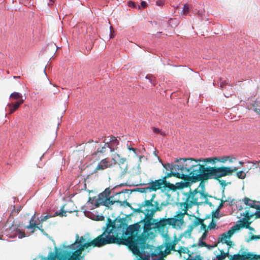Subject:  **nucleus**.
Wrapping results in <instances>:
<instances>
[{
  "label": "nucleus",
  "mask_w": 260,
  "mask_h": 260,
  "mask_svg": "<svg viewBox=\"0 0 260 260\" xmlns=\"http://www.w3.org/2000/svg\"><path fill=\"white\" fill-rule=\"evenodd\" d=\"M150 199L145 200L138 204V207L135 209V212H142L144 214V217L138 222L141 225L143 233L139 237L128 238L125 241V244L129 246L133 252L139 255L138 260H155L153 258L157 256L156 253L147 250L150 248L149 246L146 244V241L151 230L162 228L161 219L158 220L153 218V216L156 211L160 210L161 206H165L167 204L162 203L159 206L157 202L154 201L156 194L152 193Z\"/></svg>",
  "instance_id": "nucleus-1"
},
{
  "label": "nucleus",
  "mask_w": 260,
  "mask_h": 260,
  "mask_svg": "<svg viewBox=\"0 0 260 260\" xmlns=\"http://www.w3.org/2000/svg\"><path fill=\"white\" fill-rule=\"evenodd\" d=\"M110 221L106 226L103 228V234L93 240H91L86 236L84 235L86 241L90 246L101 247L104 245L111 243L120 244L121 239L119 237L120 235L124 234L126 236H130L128 238L139 237V236H134L133 234L136 232V235L138 232H141V225L140 223H136L127 226L124 220L119 219V223L112 222L111 220L108 219Z\"/></svg>",
  "instance_id": "nucleus-2"
},
{
  "label": "nucleus",
  "mask_w": 260,
  "mask_h": 260,
  "mask_svg": "<svg viewBox=\"0 0 260 260\" xmlns=\"http://www.w3.org/2000/svg\"><path fill=\"white\" fill-rule=\"evenodd\" d=\"M188 161L192 162L193 166L189 169L190 172L191 183L207 180L209 179H217L222 177L229 175L232 172L237 170V167H221L215 168L208 166L207 164L214 165L217 162V157L193 159L187 158Z\"/></svg>",
  "instance_id": "nucleus-3"
},
{
  "label": "nucleus",
  "mask_w": 260,
  "mask_h": 260,
  "mask_svg": "<svg viewBox=\"0 0 260 260\" xmlns=\"http://www.w3.org/2000/svg\"><path fill=\"white\" fill-rule=\"evenodd\" d=\"M90 247L88 241H86L85 236H79L76 235L75 241L74 243L63 246L60 251H56L55 253L49 252L45 260H83L82 252L85 249Z\"/></svg>",
  "instance_id": "nucleus-4"
},
{
  "label": "nucleus",
  "mask_w": 260,
  "mask_h": 260,
  "mask_svg": "<svg viewBox=\"0 0 260 260\" xmlns=\"http://www.w3.org/2000/svg\"><path fill=\"white\" fill-rule=\"evenodd\" d=\"M192 162L188 160V158H180L176 159L173 163L165 164L162 163V165L167 171H170L167 173L164 177L166 179L171 176H174L178 178L183 179L187 181L182 183L183 186L186 187L191 183L190 182V172L189 169L193 166L191 165Z\"/></svg>",
  "instance_id": "nucleus-5"
},
{
  "label": "nucleus",
  "mask_w": 260,
  "mask_h": 260,
  "mask_svg": "<svg viewBox=\"0 0 260 260\" xmlns=\"http://www.w3.org/2000/svg\"><path fill=\"white\" fill-rule=\"evenodd\" d=\"M110 190L107 188L103 192L100 193L98 197L89 198L88 203H90L92 205V208H97L100 205L108 207L109 205H113L115 203L119 204L121 206L131 207L129 203L127 201H113V197L110 196Z\"/></svg>",
  "instance_id": "nucleus-6"
},
{
  "label": "nucleus",
  "mask_w": 260,
  "mask_h": 260,
  "mask_svg": "<svg viewBox=\"0 0 260 260\" xmlns=\"http://www.w3.org/2000/svg\"><path fill=\"white\" fill-rule=\"evenodd\" d=\"M147 184L150 192L156 191L161 188V190L165 192L168 196H170V194H169V191L174 190L176 189L174 184L167 181L164 177L154 181L151 180Z\"/></svg>",
  "instance_id": "nucleus-7"
},
{
  "label": "nucleus",
  "mask_w": 260,
  "mask_h": 260,
  "mask_svg": "<svg viewBox=\"0 0 260 260\" xmlns=\"http://www.w3.org/2000/svg\"><path fill=\"white\" fill-rule=\"evenodd\" d=\"M204 192V190L202 191H197L196 189L192 192L190 191L187 195V201L192 205L206 204L212 206V203L208 201L207 194Z\"/></svg>",
  "instance_id": "nucleus-8"
},
{
  "label": "nucleus",
  "mask_w": 260,
  "mask_h": 260,
  "mask_svg": "<svg viewBox=\"0 0 260 260\" xmlns=\"http://www.w3.org/2000/svg\"><path fill=\"white\" fill-rule=\"evenodd\" d=\"M186 214L187 211L185 209L184 212L178 211L173 217L161 219L162 228L168 224L172 225L173 228L176 230H180L184 223V216Z\"/></svg>",
  "instance_id": "nucleus-9"
},
{
  "label": "nucleus",
  "mask_w": 260,
  "mask_h": 260,
  "mask_svg": "<svg viewBox=\"0 0 260 260\" xmlns=\"http://www.w3.org/2000/svg\"><path fill=\"white\" fill-rule=\"evenodd\" d=\"M240 225L235 224L232 226L228 232L221 235L218 241L222 244H226L227 245L231 246L232 245V242L230 240L231 237L233 235L236 231L239 230Z\"/></svg>",
  "instance_id": "nucleus-10"
},
{
  "label": "nucleus",
  "mask_w": 260,
  "mask_h": 260,
  "mask_svg": "<svg viewBox=\"0 0 260 260\" xmlns=\"http://www.w3.org/2000/svg\"><path fill=\"white\" fill-rule=\"evenodd\" d=\"M10 97L14 99L19 100L16 102L15 104H8L7 108L9 109V114H12L18 108L21 104L23 103L24 100L22 99V94L17 92L12 93L10 95Z\"/></svg>",
  "instance_id": "nucleus-11"
},
{
  "label": "nucleus",
  "mask_w": 260,
  "mask_h": 260,
  "mask_svg": "<svg viewBox=\"0 0 260 260\" xmlns=\"http://www.w3.org/2000/svg\"><path fill=\"white\" fill-rule=\"evenodd\" d=\"M178 252L180 253V255H181L182 253H186L187 254V257L186 258V260H202V257L200 255L196 254L193 255V253L191 254L189 253V250L187 247H181L178 250ZM184 258L186 257L184 256Z\"/></svg>",
  "instance_id": "nucleus-12"
},
{
  "label": "nucleus",
  "mask_w": 260,
  "mask_h": 260,
  "mask_svg": "<svg viewBox=\"0 0 260 260\" xmlns=\"http://www.w3.org/2000/svg\"><path fill=\"white\" fill-rule=\"evenodd\" d=\"M176 240H172L168 236H166L165 237V252L166 254H168L170 253L171 250H174L176 245Z\"/></svg>",
  "instance_id": "nucleus-13"
},
{
  "label": "nucleus",
  "mask_w": 260,
  "mask_h": 260,
  "mask_svg": "<svg viewBox=\"0 0 260 260\" xmlns=\"http://www.w3.org/2000/svg\"><path fill=\"white\" fill-rule=\"evenodd\" d=\"M35 216V213L34 214V215L31 218V219H30V220L29 221V225H27L26 226V228L27 229L31 230H32L31 231L32 233H34V231L36 229H37L39 230L42 233H44V231L43 229H42V223L41 224H37L36 221L34 220Z\"/></svg>",
  "instance_id": "nucleus-14"
},
{
  "label": "nucleus",
  "mask_w": 260,
  "mask_h": 260,
  "mask_svg": "<svg viewBox=\"0 0 260 260\" xmlns=\"http://www.w3.org/2000/svg\"><path fill=\"white\" fill-rule=\"evenodd\" d=\"M112 166V163L108 160L107 158H105L100 161L96 167L94 169V172H97L98 170H104L107 168H110Z\"/></svg>",
  "instance_id": "nucleus-15"
},
{
  "label": "nucleus",
  "mask_w": 260,
  "mask_h": 260,
  "mask_svg": "<svg viewBox=\"0 0 260 260\" xmlns=\"http://www.w3.org/2000/svg\"><path fill=\"white\" fill-rule=\"evenodd\" d=\"M107 147L110 149L111 152L114 151L115 147L118 145L119 142L117 138L114 136L111 137L109 141L106 142Z\"/></svg>",
  "instance_id": "nucleus-16"
},
{
  "label": "nucleus",
  "mask_w": 260,
  "mask_h": 260,
  "mask_svg": "<svg viewBox=\"0 0 260 260\" xmlns=\"http://www.w3.org/2000/svg\"><path fill=\"white\" fill-rule=\"evenodd\" d=\"M243 214L245 216V217L242 219V223L239 224H241L240 228L245 227V226L246 225H249L251 222L248 221V220L247 219V218H248L253 215L252 213H249L247 211H245V212L244 213H243Z\"/></svg>",
  "instance_id": "nucleus-17"
},
{
  "label": "nucleus",
  "mask_w": 260,
  "mask_h": 260,
  "mask_svg": "<svg viewBox=\"0 0 260 260\" xmlns=\"http://www.w3.org/2000/svg\"><path fill=\"white\" fill-rule=\"evenodd\" d=\"M107 148V145L105 141L103 142V143H101L99 144V147L97 148L96 150L94 152L95 154H97L98 153H104L106 152Z\"/></svg>",
  "instance_id": "nucleus-18"
},
{
  "label": "nucleus",
  "mask_w": 260,
  "mask_h": 260,
  "mask_svg": "<svg viewBox=\"0 0 260 260\" xmlns=\"http://www.w3.org/2000/svg\"><path fill=\"white\" fill-rule=\"evenodd\" d=\"M243 202L246 205L249 206L250 207L255 208V209L259 208L258 206L256 205L255 201L251 200L248 198H246V197L245 198L243 199Z\"/></svg>",
  "instance_id": "nucleus-19"
},
{
  "label": "nucleus",
  "mask_w": 260,
  "mask_h": 260,
  "mask_svg": "<svg viewBox=\"0 0 260 260\" xmlns=\"http://www.w3.org/2000/svg\"><path fill=\"white\" fill-rule=\"evenodd\" d=\"M229 255V250L224 252L223 250H220V253L217 255L213 258V260H224L225 258Z\"/></svg>",
  "instance_id": "nucleus-20"
},
{
  "label": "nucleus",
  "mask_w": 260,
  "mask_h": 260,
  "mask_svg": "<svg viewBox=\"0 0 260 260\" xmlns=\"http://www.w3.org/2000/svg\"><path fill=\"white\" fill-rule=\"evenodd\" d=\"M251 108L253 109V110L257 114H259L260 112V102L256 100L250 104Z\"/></svg>",
  "instance_id": "nucleus-21"
},
{
  "label": "nucleus",
  "mask_w": 260,
  "mask_h": 260,
  "mask_svg": "<svg viewBox=\"0 0 260 260\" xmlns=\"http://www.w3.org/2000/svg\"><path fill=\"white\" fill-rule=\"evenodd\" d=\"M126 158H120L119 160V164L120 165V168L121 170H122V173L125 174L126 173L127 170V165L125 164Z\"/></svg>",
  "instance_id": "nucleus-22"
},
{
  "label": "nucleus",
  "mask_w": 260,
  "mask_h": 260,
  "mask_svg": "<svg viewBox=\"0 0 260 260\" xmlns=\"http://www.w3.org/2000/svg\"><path fill=\"white\" fill-rule=\"evenodd\" d=\"M57 216H59L60 217L67 216L66 211H64V207H62L59 211H56L53 215H52V217H55Z\"/></svg>",
  "instance_id": "nucleus-23"
},
{
  "label": "nucleus",
  "mask_w": 260,
  "mask_h": 260,
  "mask_svg": "<svg viewBox=\"0 0 260 260\" xmlns=\"http://www.w3.org/2000/svg\"><path fill=\"white\" fill-rule=\"evenodd\" d=\"M144 185L145 186L144 187H138L136 190L141 193H150L147 184H144Z\"/></svg>",
  "instance_id": "nucleus-24"
},
{
  "label": "nucleus",
  "mask_w": 260,
  "mask_h": 260,
  "mask_svg": "<svg viewBox=\"0 0 260 260\" xmlns=\"http://www.w3.org/2000/svg\"><path fill=\"white\" fill-rule=\"evenodd\" d=\"M222 197L221 199H220L221 203L219 205V206L218 207V208H217V209L219 211H220V210L223 208V207L224 206V204L225 202V200H224V198H225V197L224 196V190H222Z\"/></svg>",
  "instance_id": "nucleus-25"
},
{
  "label": "nucleus",
  "mask_w": 260,
  "mask_h": 260,
  "mask_svg": "<svg viewBox=\"0 0 260 260\" xmlns=\"http://www.w3.org/2000/svg\"><path fill=\"white\" fill-rule=\"evenodd\" d=\"M228 257L229 258L230 260H239L242 256L239 254L232 255L229 253Z\"/></svg>",
  "instance_id": "nucleus-26"
},
{
  "label": "nucleus",
  "mask_w": 260,
  "mask_h": 260,
  "mask_svg": "<svg viewBox=\"0 0 260 260\" xmlns=\"http://www.w3.org/2000/svg\"><path fill=\"white\" fill-rule=\"evenodd\" d=\"M217 162L219 161L222 163H225L230 158L229 156H224L221 157H217Z\"/></svg>",
  "instance_id": "nucleus-27"
},
{
  "label": "nucleus",
  "mask_w": 260,
  "mask_h": 260,
  "mask_svg": "<svg viewBox=\"0 0 260 260\" xmlns=\"http://www.w3.org/2000/svg\"><path fill=\"white\" fill-rule=\"evenodd\" d=\"M203 222L202 219L200 218H196L192 221V225L193 226L196 227L198 226L199 224H201Z\"/></svg>",
  "instance_id": "nucleus-28"
},
{
  "label": "nucleus",
  "mask_w": 260,
  "mask_h": 260,
  "mask_svg": "<svg viewBox=\"0 0 260 260\" xmlns=\"http://www.w3.org/2000/svg\"><path fill=\"white\" fill-rule=\"evenodd\" d=\"M153 75L152 74H148L146 76L145 78L148 79L149 82H150L153 86L155 85V81L154 80H152L151 78L153 77Z\"/></svg>",
  "instance_id": "nucleus-29"
},
{
  "label": "nucleus",
  "mask_w": 260,
  "mask_h": 260,
  "mask_svg": "<svg viewBox=\"0 0 260 260\" xmlns=\"http://www.w3.org/2000/svg\"><path fill=\"white\" fill-rule=\"evenodd\" d=\"M189 8L188 6L186 4L184 6L183 9L182 11V14L184 15H186L189 12Z\"/></svg>",
  "instance_id": "nucleus-30"
},
{
  "label": "nucleus",
  "mask_w": 260,
  "mask_h": 260,
  "mask_svg": "<svg viewBox=\"0 0 260 260\" xmlns=\"http://www.w3.org/2000/svg\"><path fill=\"white\" fill-rule=\"evenodd\" d=\"M51 217H52V215H46L45 216H41L40 217L41 219H40V221L41 223H43L44 221H46V220H47L48 219H49V218H50Z\"/></svg>",
  "instance_id": "nucleus-31"
},
{
  "label": "nucleus",
  "mask_w": 260,
  "mask_h": 260,
  "mask_svg": "<svg viewBox=\"0 0 260 260\" xmlns=\"http://www.w3.org/2000/svg\"><path fill=\"white\" fill-rule=\"evenodd\" d=\"M191 235V231L187 230H186L184 233H183L181 235V236H183L185 238H189L190 237Z\"/></svg>",
  "instance_id": "nucleus-32"
},
{
  "label": "nucleus",
  "mask_w": 260,
  "mask_h": 260,
  "mask_svg": "<svg viewBox=\"0 0 260 260\" xmlns=\"http://www.w3.org/2000/svg\"><path fill=\"white\" fill-rule=\"evenodd\" d=\"M237 177L241 179H243L245 178L246 175L243 174V171H241L239 172H238L237 173Z\"/></svg>",
  "instance_id": "nucleus-33"
},
{
  "label": "nucleus",
  "mask_w": 260,
  "mask_h": 260,
  "mask_svg": "<svg viewBox=\"0 0 260 260\" xmlns=\"http://www.w3.org/2000/svg\"><path fill=\"white\" fill-rule=\"evenodd\" d=\"M249 237L248 238H246L245 241L247 243H249L251 241L253 240V237L252 233L251 232L249 233Z\"/></svg>",
  "instance_id": "nucleus-34"
},
{
  "label": "nucleus",
  "mask_w": 260,
  "mask_h": 260,
  "mask_svg": "<svg viewBox=\"0 0 260 260\" xmlns=\"http://www.w3.org/2000/svg\"><path fill=\"white\" fill-rule=\"evenodd\" d=\"M219 211L216 209V210L214 212H212V217L213 218H219Z\"/></svg>",
  "instance_id": "nucleus-35"
},
{
  "label": "nucleus",
  "mask_w": 260,
  "mask_h": 260,
  "mask_svg": "<svg viewBox=\"0 0 260 260\" xmlns=\"http://www.w3.org/2000/svg\"><path fill=\"white\" fill-rule=\"evenodd\" d=\"M199 247H207V244H206L205 242H204L203 240L199 239Z\"/></svg>",
  "instance_id": "nucleus-36"
},
{
  "label": "nucleus",
  "mask_w": 260,
  "mask_h": 260,
  "mask_svg": "<svg viewBox=\"0 0 260 260\" xmlns=\"http://www.w3.org/2000/svg\"><path fill=\"white\" fill-rule=\"evenodd\" d=\"M219 178L217 179V180H218L219 181L220 185L223 188V190L224 191V188H225V186L226 185V183L225 182V181H224L223 180H219Z\"/></svg>",
  "instance_id": "nucleus-37"
},
{
  "label": "nucleus",
  "mask_w": 260,
  "mask_h": 260,
  "mask_svg": "<svg viewBox=\"0 0 260 260\" xmlns=\"http://www.w3.org/2000/svg\"><path fill=\"white\" fill-rule=\"evenodd\" d=\"M247 258H251L249 260H260V255H254L252 257L247 256Z\"/></svg>",
  "instance_id": "nucleus-38"
},
{
  "label": "nucleus",
  "mask_w": 260,
  "mask_h": 260,
  "mask_svg": "<svg viewBox=\"0 0 260 260\" xmlns=\"http://www.w3.org/2000/svg\"><path fill=\"white\" fill-rule=\"evenodd\" d=\"M91 218L97 221H102L105 219L104 217L102 215H98L95 218H92V217H91Z\"/></svg>",
  "instance_id": "nucleus-39"
},
{
  "label": "nucleus",
  "mask_w": 260,
  "mask_h": 260,
  "mask_svg": "<svg viewBox=\"0 0 260 260\" xmlns=\"http://www.w3.org/2000/svg\"><path fill=\"white\" fill-rule=\"evenodd\" d=\"M216 226V223L213 221V219H212V222L209 225L208 228L211 230L213 229Z\"/></svg>",
  "instance_id": "nucleus-40"
},
{
  "label": "nucleus",
  "mask_w": 260,
  "mask_h": 260,
  "mask_svg": "<svg viewBox=\"0 0 260 260\" xmlns=\"http://www.w3.org/2000/svg\"><path fill=\"white\" fill-rule=\"evenodd\" d=\"M228 83L225 80L221 81L220 83V88H223Z\"/></svg>",
  "instance_id": "nucleus-41"
},
{
  "label": "nucleus",
  "mask_w": 260,
  "mask_h": 260,
  "mask_svg": "<svg viewBox=\"0 0 260 260\" xmlns=\"http://www.w3.org/2000/svg\"><path fill=\"white\" fill-rule=\"evenodd\" d=\"M156 5L158 6H162L164 5V3L161 0H158L156 2Z\"/></svg>",
  "instance_id": "nucleus-42"
},
{
  "label": "nucleus",
  "mask_w": 260,
  "mask_h": 260,
  "mask_svg": "<svg viewBox=\"0 0 260 260\" xmlns=\"http://www.w3.org/2000/svg\"><path fill=\"white\" fill-rule=\"evenodd\" d=\"M207 232H205L202 235V236H201V237L200 238V239H201V240H205L206 237H207Z\"/></svg>",
  "instance_id": "nucleus-43"
},
{
  "label": "nucleus",
  "mask_w": 260,
  "mask_h": 260,
  "mask_svg": "<svg viewBox=\"0 0 260 260\" xmlns=\"http://www.w3.org/2000/svg\"><path fill=\"white\" fill-rule=\"evenodd\" d=\"M141 6L143 8H145L147 7V3L145 1H142L141 2Z\"/></svg>",
  "instance_id": "nucleus-44"
},
{
  "label": "nucleus",
  "mask_w": 260,
  "mask_h": 260,
  "mask_svg": "<svg viewBox=\"0 0 260 260\" xmlns=\"http://www.w3.org/2000/svg\"><path fill=\"white\" fill-rule=\"evenodd\" d=\"M128 6L129 7H133V8H135L136 7V5L135 3L133 2H129L128 3Z\"/></svg>",
  "instance_id": "nucleus-45"
},
{
  "label": "nucleus",
  "mask_w": 260,
  "mask_h": 260,
  "mask_svg": "<svg viewBox=\"0 0 260 260\" xmlns=\"http://www.w3.org/2000/svg\"><path fill=\"white\" fill-rule=\"evenodd\" d=\"M153 131L155 133H160L159 129L158 128H156V127H153Z\"/></svg>",
  "instance_id": "nucleus-46"
},
{
  "label": "nucleus",
  "mask_w": 260,
  "mask_h": 260,
  "mask_svg": "<svg viewBox=\"0 0 260 260\" xmlns=\"http://www.w3.org/2000/svg\"><path fill=\"white\" fill-rule=\"evenodd\" d=\"M253 240H257L260 239V235H253Z\"/></svg>",
  "instance_id": "nucleus-47"
},
{
  "label": "nucleus",
  "mask_w": 260,
  "mask_h": 260,
  "mask_svg": "<svg viewBox=\"0 0 260 260\" xmlns=\"http://www.w3.org/2000/svg\"><path fill=\"white\" fill-rule=\"evenodd\" d=\"M245 228L246 229H248L251 231H254V229L253 228H252L251 226H249V225H246L245 226Z\"/></svg>",
  "instance_id": "nucleus-48"
},
{
  "label": "nucleus",
  "mask_w": 260,
  "mask_h": 260,
  "mask_svg": "<svg viewBox=\"0 0 260 260\" xmlns=\"http://www.w3.org/2000/svg\"><path fill=\"white\" fill-rule=\"evenodd\" d=\"M224 200H225V202H230L231 203H232L233 200H232L230 198H228V199H225V198H224Z\"/></svg>",
  "instance_id": "nucleus-49"
},
{
  "label": "nucleus",
  "mask_w": 260,
  "mask_h": 260,
  "mask_svg": "<svg viewBox=\"0 0 260 260\" xmlns=\"http://www.w3.org/2000/svg\"><path fill=\"white\" fill-rule=\"evenodd\" d=\"M254 214L256 215L257 217L260 218V210L256 211Z\"/></svg>",
  "instance_id": "nucleus-50"
},
{
  "label": "nucleus",
  "mask_w": 260,
  "mask_h": 260,
  "mask_svg": "<svg viewBox=\"0 0 260 260\" xmlns=\"http://www.w3.org/2000/svg\"><path fill=\"white\" fill-rule=\"evenodd\" d=\"M201 181L200 183V186H201L203 189H204V183L203 182V180H201Z\"/></svg>",
  "instance_id": "nucleus-51"
},
{
  "label": "nucleus",
  "mask_w": 260,
  "mask_h": 260,
  "mask_svg": "<svg viewBox=\"0 0 260 260\" xmlns=\"http://www.w3.org/2000/svg\"><path fill=\"white\" fill-rule=\"evenodd\" d=\"M128 191H129V190L125 189L124 190H122V191H121V192H120L119 193H116V195L118 194H120L121 193H127V192H128Z\"/></svg>",
  "instance_id": "nucleus-52"
},
{
  "label": "nucleus",
  "mask_w": 260,
  "mask_h": 260,
  "mask_svg": "<svg viewBox=\"0 0 260 260\" xmlns=\"http://www.w3.org/2000/svg\"><path fill=\"white\" fill-rule=\"evenodd\" d=\"M234 160H235V157H231L230 156V158L229 159V160H229L230 162H233Z\"/></svg>",
  "instance_id": "nucleus-53"
},
{
  "label": "nucleus",
  "mask_w": 260,
  "mask_h": 260,
  "mask_svg": "<svg viewBox=\"0 0 260 260\" xmlns=\"http://www.w3.org/2000/svg\"><path fill=\"white\" fill-rule=\"evenodd\" d=\"M128 149L129 150H132L135 153H136V149L135 148L128 147Z\"/></svg>",
  "instance_id": "nucleus-54"
},
{
  "label": "nucleus",
  "mask_w": 260,
  "mask_h": 260,
  "mask_svg": "<svg viewBox=\"0 0 260 260\" xmlns=\"http://www.w3.org/2000/svg\"><path fill=\"white\" fill-rule=\"evenodd\" d=\"M202 223V226L203 229H205L206 228V225L203 223Z\"/></svg>",
  "instance_id": "nucleus-55"
},
{
  "label": "nucleus",
  "mask_w": 260,
  "mask_h": 260,
  "mask_svg": "<svg viewBox=\"0 0 260 260\" xmlns=\"http://www.w3.org/2000/svg\"><path fill=\"white\" fill-rule=\"evenodd\" d=\"M209 249H211L212 247H213L212 246L207 244V247Z\"/></svg>",
  "instance_id": "nucleus-56"
},
{
  "label": "nucleus",
  "mask_w": 260,
  "mask_h": 260,
  "mask_svg": "<svg viewBox=\"0 0 260 260\" xmlns=\"http://www.w3.org/2000/svg\"><path fill=\"white\" fill-rule=\"evenodd\" d=\"M160 135H162V136L165 135V132H160Z\"/></svg>",
  "instance_id": "nucleus-57"
},
{
  "label": "nucleus",
  "mask_w": 260,
  "mask_h": 260,
  "mask_svg": "<svg viewBox=\"0 0 260 260\" xmlns=\"http://www.w3.org/2000/svg\"><path fill=\"white\" fill-rule=\"evenodd\" d=\"M239 260H246L245 258H242V257L240 258Z\"/></svg>",
  "instance_id": "nucleus-58"
},
{
  "label": "nucleus",
  "mask_w": 260,
  "mask_h": 260,
  "mask_svg": "<svg viewBox=\"0 0 260 260\" xmlns=\"http://www.w3.org/2000/svg\"><path fill=\"white\" fill-rule=\"evenodd\" d=\"M239 163H240L241 165H242V164H243V161H240L239 162Z\"/></svg>",
  "instance_id": "nucleus-59"
},
{
  "label": "nucleus",
  "mask_w": 260,
  "mask_h": 260,
  "mask_svg": "<svg viewBox=\"0 0 260 260\" xmlns=\"http://www.w3.org/2000/svg\"><path fill=\"white\" fill-rule=\"evenodd\" d=\"M258 167H259V168L260 169V161L258 162Z\"/></svg>",
  "instance_id": "nucleus-60"
},
{
  "label": "nucleus",
  "mask_w": 260,
  "mask_h": 260,
  "mask_svg": "<svg viewBox=\"0 0 260 260\" xmlns=\"http://www.w3.org/2000/svg\"><path fill=\"white\" fill-rule=\"evenodd\" d=\"M44 73H45V75L47 76V74L46 73L45 70H44Z\"/></svg>",
  "instance_id": "nucleus-61"
},
{
  "label": "nucleus",
  "mask_w": 260,
  "mask_h": 260,
  "mask_svg": "<svg viewBox=\"0 0 260 260\" xmlns=\"http://www.w3.org/2000/svg\"><path fill=\"white\" fill-rule=\"evenodd\" d=\"M158 160H159V162H161V164L162 163V162H161V160H160V159H159V158H158Z\"/></svg>",
  "instance_id": "nucleus-62"
},
{
  "label": "nucleus",
  "mask_w": 260,
  "mask_h": 260,
  "mask_svg": "<svg viewBox=\"0 0 260 260\" xmlns=\"http://www.w3.org/2000/svg\"><path fill=\"white\" fill-rule=\"evenodd\" d=\"M137 7H138V9H140V6L139 5H137Z\"/></svg>",
  "instance_id": "nucleus-63"
},
{
  "label": "nucleus",
  "mask_w": 260,
  "mask_h": 260,
  "mask_svg": "<svg viewBox=\"0 0 260 260\" xmlns=\"http://www.w3.org/2000/svg\"><path fill=\"white\" fill-rule=\"evenodd\" d=\"M17 77H19V76H18V77L14 76V78H17Z\"/></svg>",
  "instance_id": "nucleus-64"
}]
</instances>
